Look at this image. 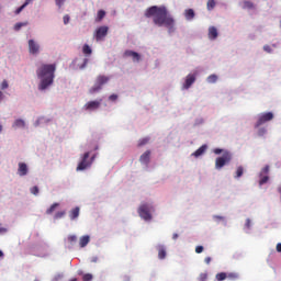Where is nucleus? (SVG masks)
Masks as SVG:
<instances>
[{
	"mask_svg": "<svg viewBox=\"0 0 281 281\" xmlns=\"http://www.w3.org/2000/svg\"><path fill=\"white\" fill-rule=\"evenodd\" d=\"M106 16V12L104 10H99L97 13V21H102Z\"/></svg>",
	"mask_w": 281,
	"mask_h": 281,
	"instance_id": "obj_24",
	"label": "nucleus"
},
{
	"mask_svg": "<svg viewBox=\"0 0 281 281\" xmlns=\"http://www.w3.org/2000/svg\"><path fill=\"white\" fill-rule=\"evenodd\" d=\"M215 278H216V280H218V281L227 280V273H225V272H220V273L216 274Z\"/></svg>",
	"mask_w": 281,
	"mask_h": 281,
	"instance_id": "obj_27",
	"label": "nucleus"
},
{
	"mask_svg": "<svg viewBox=\"0 0 281 281\" xmlns=\"http://www.w3.org/2000/svg\"><path fill=\"white\" fill-rule=\"evenodd\" d=\"M66 214H67V212H65V211L57 212V213L55 214V218H63V216H65Z\"/></svg>",
	"mask_w": 281,
	"mask_h": 281,
	"instance_id": "obj_37",
	"label": "nucleus"
},
{
	"mask_svg": "<svg viewBox=\"0 0 281 281\" xmlns=\"http://www.w3.org/2000/svg\"><path fill=\"white\" fill-rule=\"evenodd\" d=\"M80 216V207L76 206L69 212V218L70 221H76Z\"/></svg>",
	"mask_w": 281,
	"mask_h": 281,
	"instance_id": "obj_15",
	"label": "nucleus"
},
{
	"mask_svg": "<svg viewBox=\"0 0 281 281\" xmlns=\"http://www.w3.org/2000/svg\"><path fill=\"white\" fill-rule=\"evenodd\" d=\"M204 262L205 265H210V262H212V257H205Z\"/></svg>",
	"mask_w": 281,
	"mask_h": 281,
	"instance_id": "obj_50",
	"label": "nucleus"
},
{
	"mask_svg": "<svg viewBox=\"0 0 281 281\" xmlns=\"http://www.w3.org/2000/svg\"><path fill=\"white\" fill-rule=\"evenodd\" d=\"M18 172L20 177H25V175H27V165L25 162H20Z\"/></svg>",
	"mask_w": 281,
	"mask_h": 281,
	"instance_id": "obj_14",
	"label": "nucleus"
},
{
	"mask_svg": "<svg viewBox=\"0 0 281 281\" xmlns=\"http://www.w3.org/2000/svg\"><path fill=\"white\" fill-rule=\"evenodd\" d=\"M9 85H8V81L7 80H3L2 83H1V89H8Z\"/></svg>",
	"mask_w": 281,
	"mask_h": 281,
	"instance_id": "obj_45",
	"label": "nucleus"
},
{
	"mask_svg": "<svg viewBox=\"0 0 281 281\" xmlns=\"http://www.w3.org/2000/svg\"><path fill=\"white\" fill-rule=\"evenodd\" d=\"M124 56L132 58V56H137V52H134V50H125V52H124Z\"/></svg>",
	"mask_w": 281,
	"mask_h": 281,
	"instance_id": "obj_31",
	"label": "nucleus"
},
{
	"mask_svg": "<svg viewBox=\"0 0 281 281\" xmlns=\"http://www.w3.org/2000/svg\"><path fill=\"white\" fill-rule=\"evenodd\" d=\"M228 280H238V273L235 272H231V273H226Z\"/></svg>",
	"mask_w": 281,
	"mask_h": 281,
	"instance_id": "obj_30",
	"label": "nucleus"
},
{
	"mask_svg": "<svg viewBox=\"0 0 281 281\" xmlns=\"http://www.w3.org/2000/svg\"><path fill=\"white\" fill-rule=\"evenodd\" d=\"M216 80H218V77L216 75H210L207 77V82H210L211 85H214V82H216Z\"/></svg>",
	"mask_w": 281,
	"mask_h": 281,
	"instance_id": "obj_28",
	"label": "nucleus"
},
{
	"mask_svg": "<svg viewBox=\"0 0 281 281\" xmlns=\"http://www.w3.org/2000/svg\"><path fill=\"white\" fill-rule=\"evenodd\" d=\"M266 134H267V128H265V127L259 128V131H258V136H259V137H262V136H265Z\"/></svg>",
	"mask_w": 281,
	"mask_h": 281,
	"instance_id": "obj_35",
	"label": "nucleus"
},
{
	"mask_svg": "<svg viewBox=\"0 0 281 281\" xmlns=\"http://www.w3.org/2000/svg\"><path fill=\"white\" fill-rule=\"evenodd\" d=\"M132 58H133L134 63H139V60H142V56L138 55V53H137V56H132Z\"/></svg>",
	"mask_w": 281,
	"mask_h": 281,
	"instance_id": "obj_42",
	"label": "nucleus"
},
{
	"mask_svg": "<svg viewBox=\"0 0 281 281\" xmlns=\"http://www.w3.org/2000/svg\"><path fill=\"white\" fill-rule=\"evenodd\" d=\"M269 170H270L269 165H266V166L261 169L260 177H267V175H269Z\"/></svg>",
	"mask_w": 281,
	"mask_h": 281,
	"instance_id": "obj_25",
	"label": "nucleus"
},
{
	"mask_svg": "<svg viewBox=\"0 0 281 281\" xmlns=\"http://www.w3.org/2000/svg\"><path fill=\"white\" fill-rule=\"evenodd\" d=\"M271 120H273L272 112L259 114L257 123L255 124V128H259V126H262V124H267V122H271Z\"/></svg>",
	"mask_w": 281,
	"mask_h": 281,
	"instance_id": "obj_7",
	"label": "nucleus"
},
{
	"mask_svg": "<svg viewBox=\"0 0 281 281\" xmlns=\"http://www.w3.org/2000/svg\"><path fill=\"white\" fill-rule=\"evenodd\" d=\"M109 82V77L104 75H99L92 88H90L89 93H98L102 90V87Z\"/></svg>",
	"mask_w": 281,
	"mask_h": 281,
	"instance_id": "obj_3",
	"label": "nucleus"
},
{
	"mask_svg": "<svg viewBox=\"0 0 281 281\" xmlns=\"http://www.w3.org/2000/svg\"><path fill=\"white\" fill-rule=\"evenodd\" d=\"M91 262H98V257H92Z\"/></svg>",
	"mask_w": 281,
	"mask_h": 281,
	"instance_id": "obj_54",
	"label": "nucleus"
},
{
	"mask_svg": "<svg viewBox=\"0 0 281 281\" xmlns=\"http://www.w3.org/2000/svg\"><path fill=\"white\" fill-rule=\"evenodd\" d=\"M206 8H207V10H214V8H216V1L209 0L206 3Z\"/></svg>",
	"mask_w": 281,
	"mask_h": 281,
	"instance_id": "obj_26",
	"label": "nucleus"
},
{
	"mask_svg": "<svg viewBox=\"0 0 281 281\" xmlns=\"http://www.w3.org/2000/svg\"><path fill=\"white\" fill-rule=\"evenodd\" d=\"M89 151L83 154L81 161L77 166V171L87 170V168L91 167V164H93V157L89 160Z\"/></svg>",
	"mask_w": 281,
	"mask_h": 281,
	"instance_id": "obj_6",
	"label": "nucleus"
},
{
	"mask_svg": "<svg viewBox=\"0 0 281 281\" xmlns=\"http://www.w3.org/2000/svg\"><path fill=\"white\" fill-rule=\"evenodd\" d=\"M209 38L210 41H216V38H218V30L216 26L209 27Z\"/></svg>",
	"mask_w": 281,
	"mask_h": 281,
	"instance_id": "obj_13",
	"label": "nucleus"
},
{
	"mask_svg": "<svg viewBox=\"0 0 281 281\" xmlns=\"http://www.w3.org/2000/svg\"><path fill=\"white\" fill-rule=\"evenodd\" d=\"M263 49H265L268 54H271V52H272L271 46H269V45H265V46H263Z\"/></svg>",
	"mask_w": 281,
	"mask_h": 281,
	"instance_id": "obj_46",
	"label": "nucleus"
},
{
	"mask_svg": "<svg viewBox=\"0 0 281 281\" xmlns=\"http://www.w3.org/2000/svg\"><path fill=\"white\" fill-rule=\"evenodd\" d=\"M243 8H244V10H254V2H251L249 0H245L243 2Z\"/></svg>",
	"mask_w": 281,
	"mask_h": 281,
	"instance_id": "obj_22",
	"label": "nucleus"
},
{
	"mask_svg": "<svg viewBox=\"0 0 281 281\" xmlns=\"http://www.w3.org/2000/svg\"><path fill=\"white\" fill-rule=\"evenodd\" d=\"M215 155H221V153H223V149L220 148H215L214 149Z\"/></svg>",
	"mask_w": 281,
	"mask_h": 281,
	"instance_id": "obj_51",
	"label": "nucleus"
},
{
	"mask_svg": "<svg viewBox=\"0 0 281 281\" xmlns=\"http://www.w3.org/2000/svg\"><path fill=\"white\" fill-rule=\"evenodd\" d=\"M55 3L58 8H63V5H65V0H55Z\"/></svg>",
	"mask_w": 281,
	"mask_h": 281,
	"instance_id": "obj_38",
	"label": "nucleus"
},
{
	"mask_svg": "<svg viewBox=\"0 0 281 281\" xmlns=\"http://www.w3.org/2000/svg\"><path fill=\"white\" fill-rule=\"evenodd\" d=\"M245 225H246L247 229H249L251 227V220L247 218Z\"/></svg>",
	"mask_w": 281,
	"mask_h": 281,
	"instance_id": "obj_49",
	"label": "nucleus"
},
{
	"mask_svg": "<svg viewBox=\"0 0 281 281\" xmlns=\"http://www.w3.org/2000/svg\"><path fill=\"white\" fill-rule=\"evenodd\" d=\"M267 181H269V177H263V178L259 181V184H260V186H265V183H267Z\"/></svg>",
	"mask_w": 281,
	"mask_h": 281,
	"instance_id": "obj_43",
	"label": "nucleus"
},
{
	"mask_svg": "<svg viewBox=\"0 0 281 281\" xmlns=\"http://www.w3.org/2000/svg\"><path fill=\"white\" fill-rule=\"evenodd\" d=\"M102 104V99L97 101H89L83 105L85 111H98L100 109V105Z\"/></svg>",
	"mask_w": 281,
	"mask_h": 281,
	"instance_id": "obj_9",
	"label": "nucleus"
},
{
	"mask_svg": "<svg viewBox=\"0 0 281 281\" xmlns=\"http://www.w3.org/2000/svg\"><path fill=\"white\" fill-rule=\"evenodd\" d=\"M277 251L281 254V243L277 244Z\"/></svg>",
	"mask_w": 281,
	"mask_h": 281,
	"instance_id": "obj_52",
	"label": "nucleus"
},
{
	"mask_svg": "<svg viewBox=\"0 0 281 281\" xmlns=\"http://www.w3.org/2000/svg\"><path fill=\"white\" fill-rule=\"evenodd\" d=\"M199 280L200 281H206L207 280V273H205V272L201 273L200 277H199Z\"/></svg>",
	"mask_w": 281,
	"mask_h": 281,
	"instance_id": "obj_41",
	"label": "nucleus"
},
{
	"mask_svg": "<svg viewBox=\"0 0 281 281\" xmlns=\"http://www.w3.org/2000/svg\"><path fill=\"white\" fill-rule=\"evenodd\" d=\"M3 131V125H0V133Z\"/></svg>",
	"mask_w": 281,
	"mask_h": 281,
	"instance_id": "obj_59",
	"label": "nucleus"
},
{
	"mask_svg": "<svg viewBox=\"0 0 281 281\" xmlns=\"http://www.w3.org/2000/svg\"><path fill=\"white\" fill-rule=\"evenodd\" d=\"M54 74H56V65L54 64H44L37 69L36 75L41 80L38 85L40 91H45V89L54 85Z\"/></svg>",
	"mask_w": 281,
	"mask_h": 281,
	"instance_id": "obj_2",
	"label": "nucleus"
},
{
	"mask_svg": "<svg viewBox=\"0 0 281 281\" xmlns=\"http://www.w3.org/2000/svg\"><path fill=\"white\" fill-rule=\"evenodd\" d=\"M82 52L83 54L90 56V54L93 53V50L91 49V46H89L88 44H85L83 47H82Z\"/></svg>",
	"mask_w": 281,
	"mask_h": 281,
	"instance_id": "obj_23",
	"label": "nucleus"
},
{
	"mask_svg": "<svg viewBox=\"0 0 281 281\" xmlns=\"http://www.w3.org/2000/svg\"><path fill=\"white\" fill-rule=\"evenodd\" d=\"M93 280V274L91 273H86L82 276V281H92Z\"/></svg>",
	"mask_w": 281,
	"mask_h": 281,
	"instance_id": "obj_32",
	"label": "nucleus"
},
{
	"mask_svg": "<svg viewBox=\"0 0 281 281\" xmlns=\"http://www.w3.org/2000/svg\"><path fill=\"white\" fill-rule=\"evenodd\" d=\"M1 100H3V92L2 91H0V102H1Z\"/></svg>",
	"mask_w": 281,
	"mask_h": 281,
	"instance_id": "obj_57",
	"label": "nucleus"
},
{
	"mask_svg": "<svg viewBox=\"0 0 281 281\" xmlns=\"http://www.w3.org/2000/svg\"><path fill=\"white\" fill-rule=\"evenodd\" d=\"M91 240V237H89V235H85L82 237H80L79 239V246L82 248V247H87V245H89Z\"/></svg>",
	"mask_w": 281,
	"mask_h": 281,
	"instance_id": "obj_16",
	"label": "nucleus"
},
{
	"mask_svg": "<svg viewBox=\"0 0 281 281\" xmlns=\"http://www.w3.org/2000/svg\"><path fill=\"white\" fill-rule=\"evenodd\" d=\"M184 16L187 21H192V19H194L195 14H194V10L193 9H188L184 11Z\"/></svg>",
	"mask_w": 281,
	"mask_h": 281,
	"instance_id": "obj_17",
	"label": "nucleus"
},
{
	"mask_svg": "<svg viewBox=\"0 0 281 281\" xmlns=\"http://www.w3.org/2000/svg\"><path fill=\"white\" fill-rule=\"evenodd\" d=\"M146 19H153V23L157 27H167L169 32H175V18L170 15L168 8L166 5H153L145 11Z\"/></svg>",
	"mask_w": 281,
	"mask_h": 281,
	"instance_id": "obj_1",
	"label": "nucleus"
},
{
	"mask_svg": "<svg viewBox=\"0 0 281 281\" xmlns=\"http://www.w3.org/2000/svg\"><path fill=\"white\" fill-rule=\"evenodd\" d=\"M232 161V154L229 151H225L222 157H217L215 160V168L221 170L223 166L229 164Z\"/></svg>",
	"mask_w": 281,
	"mask_h": 281,
	"instance_id": "obj_5",
	"label": "nucleus"
},
{
	"mask_svg": "<svg viewBox=\"0 0 281 281\" xmlns=\"http://www.w3.org/2000/svg\"><path fill=\"white\" fill-rule=\"evenodd\" d=\"M172 238H173V240H177V238H179V234L175 233V234L172 235Z\"/></svg>",
	"mask_w": 281,
	"mask_h": 281,
	"instance_id": "obj_53",
	"label": "nucleus"
},
{
	"mask_svg": "<svg viewBox=\"0 0 281 281\" xmlns=\"http://www.w3.org/2000/svg\"><path fill=\"white\" fill-rule=\"evenodd\" d=\"M78 237L76 235H70L68 236V243H70V245H74V243H77Z\"/></svg>",
	"mask_w": 281,
	"mask_h": 281,
	"instance_id": "obj_34",
	"label": "nucleus"
},
{
	"mask_svg": "<svg viewBox=\"0 0 281 281\" xmlns=\"http://www.w3.org/2000/svg\"><path fill=\"white\" fill-rule=\"evenodd\" d=\"M244 171H245V169H244L241 166H239V167L237 168V170H236L237 177H243Z\"/></svg>",
	"mask_w": 281,
	"mask_h": 281,
	"instance_id": "obj_36",
	"label": "nucleus"
},
{
	"mask_svg": "<svg viewBox=\"0 0 281 281\" xmlns=\"http://www.w3.org/2000/svg\"><path fill=\"white\" fill-rule=\"evenodd\" d=\"M29 52L30 54L36 55L41 52V45L36 43L34 40L29 41Z\"/></svg>",
	"mask_w": 281,
	"mask_h": 281,
	"instance_id": "obj_10",
	"label": "nucleus"
},
{
	"mask_svg": "<svg viewBox=\"0 0 281 281\" xmlns=\"http://www.w3.org/2000/svg\"><path fill=\"white\" fill-rule=\"evenodd\" d=\"M60 204L59 203H54L47 211L46 214H52L56 211V207H58Z\"/></svg>",
	"mask_w": 281,
	"mask_h": 281,
	"instance_id": "obj_29",
	"label": "nucleus"
},
{
	"mask_svg": "<svg viewBox=\"0 0 281 281\" xmlns=\"http://www.w3.org/2000/svg\"><path fill=\"white\" fill-rule=\"evenodd\" d=\"M0 258H3V251L0 250Z\"/></svg>",
	"mask_w": 281,
	"mask_h": 281,
	"instance_id": "obj_58",
	"label": "nucleus"
},
{
	"mask_svg": "<svg viewBox=\"0 0 281 281\" xmlns=\"http://www.w3.org/2000/svg\"><path fill=\"white\" fill-rule=\"evenodd\" d=\"M24 25H27V23H23V22H19L14 25V30L15 32H19V30H21L22 27H24Z\"/></svg>",
	"mask_w": 281,
	"mask_h": 281,
	"instance_id": "obj_33",
	"label": "nucleus"
},
{
	"mask_svg": "<svg viewBox=\"0 0 281 281\" xmlns=\"http://www.w3.org/2000/svg\"><path fill=\"white\" fill-rule=\"evenodd\" d=\"M88 63H89V59H85V60H83V66H82V68H83Z\"/></svg>",
	"mask_w": 281,
	"mask_h": 281,
	"instance_id": "obj_55",
	"label": "nucleus"
},
{
	"mask_svg": "<svg viewBox=\"0 0 281 281\" xmlns=\"http://www.w3.org/2000/svg\"><path fill=\"white\" fill-rule=\"evenodd\" d=\"M139 162L143 166H148L150 164V150H146L140 157H139Z\"/></svg>",
	"mask_w": 281,
	"mask_h": 281,
	"instance_id": "obj_12",
	"label": "nucleus"
},
{
	"mask_svg": "<svg viewBox=\"0 0 281 281\" xmlns=\"http://www.w3.org/2000/svg\"><path fill=\"white\" fill-rule=\"evenodd\" d=\"M203 246H196L195 247V254H203Z\"/></svg>",
	"mask_w": 281,
	"mask_h": 281,
	"instance_id": "obj_44",
	"label": "nucleus"
},
{
	"mask_svg": "<svg viewBox=\"0 0 281 281\" xmlns=\"http://www.w3.org/2000/svg\"><path fill=\"white\" fill-rule=\"evenodd\" d=\"M30 3H32V0H25V2L15 10V14H21V12H23V10H25Z\"/></svg>",
	"mask_w": 281,
	"mask_h": 281,
	"instance_id": "obj_20",
	"label": "nucleus"
},
{
	"mask_svg": "<svg viewBox=\"0 0 281 281\" xmlns=\"http://www.w3.org/2000/svg\"><path fill=\"white\" fill-rule=\"evenodd\" d=\"M196 82V75H188L183 85V89H190Z\"/></svg>",
	"mask_w": 281,
	"mask_h": 281,
	"instance_id": "obj_11",
	"label": "nucleus"
},
{
	"mask_svg": "<svg viewBox=\"0 0 281 281\" xmlns=\"http://www.w3.org/2000/svg\"><path fill=\"white\" fill-rule=\"evenodd\" d=\"M70 21L69 15H64V24L67 25Z\"/></svg>",
	"mask_w": 281,
	"mask_h": 281,
	"instance_id": "obj_47",
	"label": "nucleus"
},
{
	"mask_svg": "<svg viewBox=\"0 0 281 281\" xmlns=\"http://www.w3.org/2000/svg\"><path fill=\"white\" fill-rule=\"evenodd\" d=\"M70 281H78V279L75 278V279H71Z\"/></svg>",
	"mask_w": 281,
	"mask_h": 281,
	"instance_id": "obj_60",
	"label": "nucleus"
},
{
	"mask_svg": "<svg viewBox=\"0 0 281 281\" xmlns=\"http://www.w3.org/2000/svg\"><path fill=\"white\" fill-rule=\"evenodd\" d=\"M109 100H111L112 102H115V100H117V94H111L109 97Z\"/></svg>",
	"mask_w": 281,
	"mask_h": 281,
	"instance_id": "obj_48",
	"label": "nucleus"
},
{
	"mask_svg": "<svg viewBox=\"0 0 281 281\" xmlns=\"http://www.w3.org/2000/svg\"><path fill=\"white\" fill-rule=\"evenodd\" d=\"M158 258L164 260L166 258V248L164 246L158 247Z\"/></svg>",
	"mask_w": 281,
	"mask_h": 281,
	"instance_id": "obj_21",
	"label": "nucleus"
},
{
	"mask_svg": "<svg viewBox=\"0 0 281 281\" xmlns=\"http://www.w3.org/2000/svg\"><path fill=\"white\" fill-rule=\"evenodd\" d=\"M205 150H207V146L202 145L199 149H196L192 155L193 157H201V155H203V153H205Z\"/></svg>",
	"mask_w": 281,
	"mask_h": 281,
	"instance_id": "obj_18",
	"label": "nucleus"
},
{
	"mask_svg": "<svg viewBox=\"0 0 281 281\" xmlns=\"http://www.w3.org/2000/svg\"><path fill=\"white\" fill-rule=\"evenodd\" d=\"M31 194H34L36 196V194H38V187H32L31 188Z\"/></svg>",
	"mask_w": 281,
	"mask_h": 281,
	"instance_id": "obj_40",
	"label": "nucleus"
},
{
	"mask_svg": "<svg viewBox=\"0 0 281 281\" xmlns=\"http://www.w3.org/2000/svg\"><path fill=\"white\" fill-rule=\"evenodd\" d=\"M214 218H218L220 221H223V216L215 215Z\"/></svg>",
	"mask_w": 281,
	"mask_h": 281,
	"instance_id": "obj_56",
	"label": "nucleus"
},
{
	"mask_svg": "<svg viewBox=\"0 0 281 281\" xmlns=\"http://www.w3.org/2000/svg\"><path fill=\"white\" fill-rule=\"evenodd\" d=\"M150 212H153V206L150 204L145 203L138 207V214L144 221L153 220V215L150 214Z\"/></svg>",
	"mask_w": 281,
	"mask_h": 281,
	"instance_id": "obj_4",
	"label": "nucleus"
},
{
	"mask_svg": "<svg viewBox=\"0 0 281 281\" xmlns=\"http://www.w3.org/2000/svg\"><path fill=\"white\" fill-rule=\"evenodd\" d=\"M147 143H148V138H142V139L138 142V146H146Z\"/></svg>",
	"mask_w": 281,
	"mask_h": 281,
	"instance_id": "obj_39",
	"label": "nucleus"
},
{
	"mask_svg": "<svg viewBox=\"0 0 281 281\" xmlns=\"http://www.w3.org/2000/svg\"><path fill=\"white\" fill-rule=\"evenodd\" d=\"M13 128H25V121L18 119L13 123Z\"/></svg>",
	"mask_w": 281,
	"mask_h": 281,
	"instance_id": "obj_19",
	"label": "nucleus"
},
{
	"mask_svg": "<svg viewBox=\"0 0 281 281\" xmlns=\"http://www.w3.org/2000/svg\"><path fill=\"white\" fill-rule=\"evenodd\" d=\"M109 34V26H99L94 32V38L97 42L104 41Z\"/></svg>",
	"mask_w": 281,
	"mask_h": 281,
	"instance_id": "obj_8",
	"label": "nucleus"
}]
</instances>
